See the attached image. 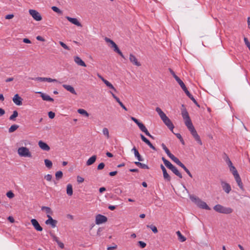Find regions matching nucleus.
Masks as SVG:
<instances>
[{
  "label": "nucleus",
  "instance_id": "bb28decb",
  "mask_svg": "<svg viewBox=\"0 0 250 250\" xmlns=\"http://www.w3.org/2000/svg\"><path fill=\"white\" fill-rule=\"evenodd\" d=\"M134 163L136 166H137L138 167H140L141 168L149 169V167L147 165L141 163L140 162V161L135 162Z\"/></svg>",
  "mask_w": 250,
  "mask_h": 250
},
{
  "label": "nucleus",
  "instance_id": "f03ea898",
  "mask_svg": "<svg viewBox=\"0 0 250 250\" xmlns=\"http://www.w3.org/2000/svg\"><path fill=\"white\" fill-rule=\"evenodd\" d=\"M190 199L197 205L199 208L205 209L207 210H210V208L206 204V202L202 201L199 197L194 196L193 195H190L189 196Z\"/></svg>",
  "mask_w": 250,
  "mask_h": 250
},
{
  "label": "nucleus",
  "instance_id": "7ed1b4c3",
  "mask_svg": "<svg viewBox=\"0 0 250 250\" xmlns=\"http://www.w3.org/2000/svg\"><path fill=\"white\" fill-rule=\"evenodd\" d=\"M213 209L217 212L224 214H230L233 212V209L229 207H225L220 204L215 205Z\"/></svg>",
  "mask_w": 250,
  "mask_h": 250
},
{
  "label": "nucleus",
  "instance_id": "13d9d810",
  "mask_svg": "<svg viewBox=\"0 0 250 250\" xmlns=\"http://www.w3.org/2000/svg\"><path fill=\"white\" fill-rule=\"evenodd\" d=\"M55 113L52 111H49L48 112V116L50 119H53L55 117Z\"/></svg>",
  "mask_w": 250,
  "mask_h": 250
},
{
  "label": "nucleus",
  "instance_id": "8fccbe9b",
  "mask_svg": "<svg viewBox=\"0 0 250 250\" xmlns=\"http://www.w3.org/2000/svg\"><path fill=\"white\" fill-rule=\"evenodd\" d=\"M6 196L9 198H12L14 197V194L11 191H9L6 193Z\"/></svg>",
  "mask_w": 250,
  "mask_h": 250
},
{
  "label": "nucleus",
  "instance_id": "37998d69",
  "mask_svg": "<svg viewBox=\"0 0 250 250\" xmlns=\"http://www.w3.org/2000/svg\"><path fill=\"white\" fill-rule=\"evenodd\" d=\"M59 44L65 49L70 50V48L62 41L59 42Z\"/></svg>",
  "mask_w": 250,
  "mask_h": 250
},
{
  "label": "nucleus",
  "instance_id": "20e7f679",
  "mask_svg": "<svg viewBox=\"0 0 250 250\" xmlns=\"http://www.w3.org/2000/svg\"><path fill=\"white\" fill-rule=\"evenodd\" d=\"M18 153L19 155L21 157H27L30 158L32 157L31 152L29 149L26 147L22 146L19 147L18 149Z\"/></svg>",
  "mask_w": 250,
  "mask_h": 250
},
{
  "label": "nucleus",
  "instance_id": "680f3d73",
  "mask_svg": "<svg viewBox=\"0 0 250 250\" xmlns=\"http://www.w3.org/2000/svg\"><path fill=\"white\" fill-rule=\"evenodd\" d=\"M104 40L106 42H109L110 43L111 45H112L113 44H114L115 42L112 41L111 40V39H110L109 38H108L107 37H105V39H104Z\"/></svg>",
  "mask_w": 250,
  "mask_h": 250
},
{
  "label": "nucleus",
  "instance_id": "6ab92c4d",
  "mask_svg": "<svg viewBox=\"0 0 250 250\" xmlns=\"http://www.w3.org/2000/svg\"><path fill=\"white\" fill-rule=\"evenodd\" d=\"M234 176V177L238 184V186H239V187L241 188V189H243V183L242 182V181H241V179L239 176V174H237L235 175H233Z\"/></svg>",
  "mask_w": 250,
  "mask_h": 250
},
{
  "label": "nucleus",
  "instance_id": "bf43d9fd",
  "mask_svg": "<svg viewBox=\"0 0 250 250\" xmlns=\"http://www.w3.org/2000/svg\"><path fill=\"white\" fill-rule=\"evenodd\" d=\"M77 182L79 183H83L84 181V178L80 176H77Z\"/></svg>",
  "mask_w": 250,
  "mask_h": 250
},
{
  "label": "nucleus",
  "instance_id": "e2e57ef3",
  "mask_svg": "<svg viewBox=\"0 0 250 250\" xmlns=\"http://www.w3.org/2000/svg\"><path fill=\"white\" fill-rule=\"evenodd\" d=\"M57 243L58 244V246L60 247V248L61 249H63L64 248V244L61 242V241H60L59 240L57 242Z\"/></svg>",
  "mask_w": 250,
  "mask_h": 250
},
{
  "label": "nucleus",
  "instance_id": "58836bf2",
  "mask_svg": "<svg viewBox=\"0 0 250 250\" xmlns=\"http://www.w3.org/2000/svg\"><path fill=\"white\" fill-rule=\"evenodd\" d=\"M146 227L147 228L150 229L154 233H156L158 232V229L155 226L151 225H147Z\"/></svg>",
  "mask_w": 250,
  "mask_h": 250
},
{
  "label": "nucleus",
  "instance_id": "338daca9",
  "mask_svg": "<svg viewBox=\"0 0 250 250\" xmlns=\"http://www.w3.org/2000/svg\"><path fill=\"white\" fill-rule=\"evenodd\" d=\"M131 120L134 122L137 125H138V124H139L140 122L138 121V120H137V119H136L134 117H132L131 118Z\"/></svg>",
  "mask_w": 250,
  "mask_h": 250
},
{
  "label": "nucleus",
  "instance_id": "774afa93",
  "mask_svg": "<svg viewBox=\"0 0 250 250\" xmlns=\"http://www.w3.org/2000/svg\"><path fill=\"white\" fill-rule=\"evenodd\" d=\"M117 246L116 245H115L113 247H109L107 248V250H113L114 249H117Z\"/></svg>",
  "mask_w": 250,
  "mask_h": 250
},
{
  "label": "nucleus",
  "instance_id": "603ef678",
  "mask_svg": "<svg viewBox=\"0 0 250 250\" xmlns=\"http://www.w3.org/2000/svg\"><path fill=\"white\" fill-rule=\"evenodd\" d=\"M45 82H57L58 80L56 79H53L50 78H45Z\"/></svg>",
  "mask_w": 250,
  "mask_h": 250
},
{
  "label": "nucleus",
  "instance_id": "2eb2a0df",
  "mask_svg": "<svg viewBox=\"0 0 250 250\" xmlns=\"http://www.w3.org/2000/svg\"><path fill=\"white\" fill-rule=\"evenodd\" d=\"M66 19L72 23L80 27H82V24L78 21L76 18H73L68 16L66 17Z\"/></svg>",
  "mask_w": 250,
  "mask_h": 250
},
{
  "label": "nucleus",
  "instance_id": "1a4fd4ad",
  "mask_svg": "<svg viewBox=\"0 0 250 250\" xmlns=\"http://www.w3.org/2000/svg\"><path fill=\"white\" fill-rule=\"evenodd\" d=\"M160 167L163 171V177L164 179L166 181L169 182L171 180V178L169 175L167 173L166 168L162 164L161 165Z\"/></svg>",
  "mask_w": 250,
  "mask_h": 250
},
{
  "label": "nucleus",
  "instance_id": "de8ad7c7",
  "mask_svg": "<svg viewBox=\"0 0 250 250\" xmlns=\"http://www.w3.org/2000/svg\"><path fill=\"white\" fill-rule=\"evenodd\" d=\"M244 41L245 44L246 45V46L248 47V48L250 50V42H249L248 39L247 38L245 37L244 39Z\"/></svg>",
  "mask_w": 250,
  "mask_h": 250
},
{
  "label": "nucleus",
  "instance_id": "6e6552de",
  "mask_svg": "<svg viewBox=\"0 0 250 250\" xmlns=\"http://www.w3.org/2000/svg\"><path fill=\"white\" fill-rule=\"evenodd\" d=\"M107 221V218L106 216L101 215L98 214L96 216L95 222L97 225H99L104 223L106 222Z\"/></svg>",
  "mask_w": 250,
  "mask_h": 250
},
{
  "label": "nucleus",
  "instance_id": "b1692460",
  "mask_svg": "<svg viewBox=\"0 0 250 250\" xmlns=\"http://www.w3.org/2000/svg\"><path fill=\"white\" fill-rule=\"evenodd\" d=\"M189 130V131L190 132V133L192 134L193 133H194V132H196V130H195L193 124L192 123H189V124H187L186 125Z\"/></svg>",
  "mask_w": 250,
  "mask_h": 250
},
{
  "label": "nucleus",
  "instance_id": "473e14b6",
  "mask_svg": "<svg viewBox=\"0 0 250 250\" xmlns=\"http://www.w3.org/2000/svg\"><path fill=\"white\" fill-rule=\"evenodd\" d=\"M176 233L178 235V239L181 241V242H184L186 241V238L185 236H184L180 232V231H177L176 232Z\"/></svg>",
  "mask_w": 250,
  "mask_h": 250
},
{
  "label": "nucleus",
  "instance_id": "e433bc0d",
  "mask_svg": "<svg viewBox=\"0 0 250 250\" xmlns=\"http://www.w3.org/2000/svg\"><path fill=\"white\" fill-rule=\"evenodd\" d=\"M18 112L17 111L15 110L13 111V114L9 117V120L12 121H15V118L18 117Z\"/></svg>",
  "mask_w": 250,
  "mask_h": 250
},
{
  "label": "nucleus",
  "instance_id": "7c9ffc66",
  "mask_svg": "<svg viewBox=\"0 0 250 250\" xmlns=\"http://www.w3.org/2000/svg\"><path fill=\"white\" fill-rule=\"evenodd\" d=\"M138 126H139L140 130L144 132L145 134L148 131L147 129L143 123L140 122L139 124H138Z\"/></svg>",
  "mask_w": 250,
  "mask_h": 250
},
{
  "label": "nucleus",
  "instance_id": "5fc2aeb1",
  "mask_svg": "<svg viewBox=\"0 0 250 250\" xmlns=\"http://www.w3.org/2000/svg\"><path fill=\"white\" fill-rule=\"evenodd\" d=\"M50 236L52 237L53 240L54 241L57 242L59 240V238L56 236H55L53 233H50Z\"/></svg>",
  "mask_w": 250,
  "mask_h": 250
},
{
  "label": "nucleus",
  "instance_id": "c03bdc74",
  "mask_svg": "<svg viewBox=\"0 0 250 250\" xmlns=\"http://www.w3.org/2000/svg\"><path fill=\"white\" fill-rule=\"evenodd\" d=\"M170 159L173 161L176 164L178 165L181 162V161L175 156L173 155Z\"/></svg>",
  "mask_w": 250,
  "mask_h": 250
},
{
  "label": "nucleus",
  "instance_id": "a878e982",
  "mask_svg": "<svg viewBox=\"0 0 250 250\" xmlns=\"http://www.w3.org/2000/svg\"><path fill=\"white\" fill-rule=\"evenodd\" d=\"M162 147L170 158L173 155L172 154L170 153L169 149L167 148V147L163 143L162 144Z\"/></svg>",
  "mask_w": 250,
  "mask_h": 250
},
{
  "label": "nucleus",
  "instance_id": "c756f323",
  "mask_svg": "<svg viewBox=\"0 0 250 250\" xmlns=\"http://www.w3.org/2000/svg\"><path fill=\"white\" fill-rule=\"evenodd\" d=\"M103 82L109 88L113 89L115 92L116 91V89L115 88V87L113 86V85L108 81H107L106 80H103Z\"/></svg>",
  "mask_w": 250,
  "mask_h": 250
},
{
  "label": "nucleus",
  "instance_id": "ea45409f",
  "mask_svg": "<svg viewBox=\"0 0 250 250\" xmlns=\"http://www.w3.org/2000/svg\"><path fill=\"white\" fill-rule=\"evenodd\" d=\"M103 133L104 135H105L107 139L109 138V131L108 129L107 128L104 127L103 128Z\"/></svg>",
  "mask_w": 250,
  "mask_h": 250
},
{
  "label": "nucleus",
  "instance_id": "f8f14e48",
  "mask_svg": "<svg viewBox=\"0 0 250 250\" xmlns=\"http://www.w3.org/2000/svg\"><path fill=\"white\" fill-rule=\"evenodd\" d=\"M22 99L18 94L13 98V102L17 105H21L22 104Z\"/></svg>",
  "mask_w": 250,
  "mask_h": 250
},
{
  "label": "nucleus",
  "instance_id": "dca6fc26",
  "mask_svg": "<svg viewBox=\"0 0 250 250\" xmlns=\"http://www.w3.org/2000/svg\"><path fill=\"white\" fill-rule=\"evenodd\" d=\"M129 60L133 64L137 66L141 65V63L138 61L136 57L132 54L129 55Z\"/></svg>",
  "mask_w": 250,
  "mask_h": 250
},
{
  "label": "nucleus",
  "instance_id": "a211bd4d",
  "mask_svg": "<svg viewBox=\"0 0 250 250\" xmlns=\"http://www.w3.org/2000/svg\"><path fill=\"white\" fill-rule=\"evenodd\" d=\"M37 93L41 94V97L42 98V100L44 101H49V102H53L54 101V99L53 98H51L48 95L43 93L42 92H38Z\"/></svg>",
  "mask_w": 250,
  "mask_h": 250
},
{
  "label": "nucleus",
  "instance_id": "39448f33",
  "mask_svg": "<svg viewBox=\"0 0 250 250\" xmlns=\"http://www.w3.org/2000/svg\"><path fill=\"white\" fill-rule=\"evenodd\" d=\"M183 108L182 109V116L183 118V119L185 121V125L187 124H189V123H192L191 120L189 117V114L184 106V104L182 105Z\"/></svg>",
  "mask_w": 250,
  "mask_h": 250
},
{
  "label": "nucleus",
  "instance_id": "cd10ccee",
  "mask_svg": "<svg viewBox=\"0 0 250 250\" xmlns=\"http://www.w3.org/2000/svg\"><path fill=\"white\" fill-rule=\"evenodd\" d=\"M66 193L69 196H71L73 194V188L71 184H68L67 186Z\"/></svg>",
  "mask_w": 250,
  "mask_h": 250
},
{
  "label": "nucleus",
  "instance_id": "a19ab883",
  "mask_svg": "<svg viewBox=\"0 0 250 250\" xmlns=\"http://www.w3.org/2000/svg\"><path fill=\"white\" fill-rule=\"evenodd\" d=\"M135 156L137 158L138 160L139 161H144L143 158L141 156V155L140 154L138 151L135 152V153L134 154Z\"/></svg>",
  "mask_w": 250,
  "mask_h": 250
},
{
  "label": "nucleus",
  "instance_id": "864d4df0",
  "mask_svg": "<svg viewBox=\"0 0 250 250\" xmlns=\"http://www.w3.org/2000/svg\"><path fill=\"white\" fill-rule=\"evenodd\" d=\"M183 168L186 172V173L188 175V176L189 177H190L191 178H192V175L191 174L190 172L189 171V170L186 167H185Z\"/></svg>",
  "mask_w": 250,
  "mask_h": 250
},
{
  "label": "nucleus",
  "instance_id": "f257e3e1",
  "mask_svg": "<svg viewBox=\"0 0 250 250\" xmlns=\"http://www.w3.org/2000/svg\"><path fill=\"white\" fill-rule=\"evenodd\" d=\"M156 111L159 115L161 119L167 127L173 132L174 126L170 120L166 116V114L160 108L157 107L156 108Z\"/></svg>",
  "mask_w": 250,
  "mask_h": 250
},
{
  "label": "nucleus",
  "instance_id": "2f4dec72",
  "mask_svg": "<svg viewBox=\"0 0 250 250\" xmlns=\"http://www.w3.org/2000/svg\"><path fill=\"white\" fill-rule=\"evenodd\" d=\"M78 112L79 114L83 115L86 117H88L89 115V113L83 109H79L78 110Z\"/></svg>",
  "mask_w": 250,
  "mask_h": 250
},
{
  "label": "nucleus",
  "instance_id": "ddd939ff",
  "mask_svg": "<svg viewBox=\"0 0 250 250\" xmlns=\"http://www.w3.org/2000/svg\"><path fill=\"white\" fill-rule=\"evenodd\" d=\"M221 186L222 187L223 190L227 193H229L230 191L231 188V187L229 184H228L225 182L222 181L221 182Z\"/></svg>",
  "mask_w": 250,
  "mask_h": 250
},
{
  "label": "nucleus",
  "instance_id": "4468645a",
  "mask_svg": "<svg viewBox=\"0 0 250 250\" xmlns=\"http://www.w3.org/2000/svg\"><path fill=\"white\" fill-rule=\"evenodd\" d=\"M38 145L39 147L43 150L48 151L50 149L49 146L46 143L42 141H40L38 143Z\"/></svg>",
  "mask_w": 250,
  "mask_h": 250
},
{
  "label": "nucleus",
  "instance_id": "4c0bfd02",
  "mask_svg": "<svg viewBox=\"0 0 250 250\" xmlns=\"http://www.w3.org/2000/svg\"><path fill=\"white\" fill-rule=\"evenodd\" d=\"M52 10L60 15L62 14V11L58 7L53 6L51 7Z\"/></svg>",
  "mask_w": 250,
  "mask_h": 250
},
{
  "label": "nucleus",
  "instance_id": "c9c22d12",
  "mask_svg": "<svg viewBox=\"0 0 250 250\" xmlns=\"http://www.w3.org/2000/svg\"><path fill=\"white\" fill-rule=\"evenodd\" d=\"M44 163L45 165V166L48 168H51L52 167V162L48 160V159H45L44 160Z\"/></svg>",
  "mask_w": 250,
  "mask_h": 250
},
{
  "label": "nucleus",
  "instance_id": "aec40b11",
  "mask_svg": "<svg viewBox=\"0 0 250 250\" xmlns=\"http://www.w3.org/2000/svg\"><path fill=\"white\" fill-rule=\"evenodd\" d=\"M62 86L66 90H67V91H69L72 94H75V95H77V93L76 92L74 88L71 85H67V84H63Z\"/></svg>",
  "mask_w": 250,
  "mask_h": 250
},
{
  "label": "nucleus",
  "instance_id": "79ce46f5",
  "mask_svg": "<svg viewBox=\"0 0 250 250\" xmlns=\"http://www.w3.org/2000/svg\"><path fill=\"white\" fill-rule=\"evenodd\" d=\"M229 170L232 172L233 175H235L237 174H238L237 170L233 166L229 167Z\"/></svg>",
  "mask_w": 250,
  "mask_h": 250
},
{
  "label": "nucleus",
  "instance_id": "412c9836",
  "mask_svg": "<svg viewBox=\"0 0 250 250\" xmlns=\"http://www.w3.org/2000/svg\"><path fill=\"white\" fill-rule=\"evenodd\" d=\"M170 169L178 177L182 178L183 177L181 173L175 166H173Z\"/></svg>",
  "mask_w": 250,
  "mask_h": 250
},
{
  "label": "nucleus",
  "instance_id": "9d476101",
  "mask_svg": "<svg viewBox=\"0 0 250 250\" xmlns=\"http://www.w3.org/2000/svg\"><path fill=\"white\" fill-rule=\"evenodd\" d=\"M31 223L32 225L33 226L34 228L37 230L39 231H41L42 230V228L40 225L39 223L37 221V220L35 219H32L31 220Z\"/></svg>",
  "mask_w": 250,
  "mask_h": 250
},
{
  "label": "nucleus",
  "instance_id": "3c124183",
  "mask_svg": "<svg viewBox=\"0 0 250 250\" xmlns=\"http://www.w3.org/2000/svg\"><path fill=\"white\" fill-rule=\"evenodd\" d=\"M104 166H105V165L104 163H101L98 166L97 169L98 170H102L104 168Z\"/></svg>",
  "mask_w": 250,
  "mask_h": 250
},
{
  "label": "nucleus",
  "instance_id": "4d7b16f0",
  "mask_svg": "<svg viewBox=\"0 0 250 250\" xmlns=\"http://www.w3.org/2000/svg\"><path fill=\"white\" fill-rule=\"evenodd\" d=\"M197 106L199 107L200 105L194 99L193 96H191L190 98H189Z\"/></svg>",
  "mask_w": 250,
  "mask_h": 250
},
{
  "label": "nucleus",
  "instance_id": "4be33fe9",
  "mask_svg": "<svg viewBox=\"0 0 250 250\" xmlns=\"http://www.w3.org/2000/svg\"><path fill=\"white\" fill-rule=\"evenodd\" d=\"M97 156L96 155H93L90 158L88 159L86 162L87 166H90L94 164L96 160Z\"/></svg>",
  "mask_w": 250,
  "mask_h": 250
},
{
  "label": "nucleus",
  "instance_id": "0eeeda50",
  "mask_svg": "<svg viewBox=\"0 0 250 250\" xmlns=\"http://www.w3.org/2000/svg\"><path fill=\"white\" fill-rule=\"evenodd\" d=\"M47 217L48 219L45 221V223L46 225H51L52 228H55L58 223V221L56 220L53 219L50 215L47 214Z\"/></svg>",
  "mask_w": 250,
  "mask_h": 250
},
{
  "label": "nucleus",
  "instance_id": "72a5a7b5",
  "mask_svg": "<svg viewBox=\"0 0 250 250\" xmlns=\"http://www.w3.org/2000/svg\"><path fill=\"white\" fill-rule=\"evenodd\" d=\"M19 126L17 125H13L11 126V127L9 128L8 131L9 133H12L16 130Z\"/></svg>",
  "mask_w": 250,
  "mask_h": 250
},
{
  "label": "nucleus",
  "instance_id": "5701e85b",
  "mask_svg": "<svg viewBox=\"0 0 250 250\" xmlns=\"http://www.w3.org/2000/svg\"><path fill=\"white\" fill-rule=\"evenodd\" d=\"M162 160L163 161L165 166L169 169L173 166V165L165 157H163Z\"/></svg>",
  "mask_w": 250,
  "mask_h": 250
},
{
  "label": "nucleus",
  "instance_id": "052dcab7",
  "mask_svg": "<svg viewBox=\"0 0 250 250\" xmlns=\"http://www.w3.org/2000/svg\"><path fill=\"white\" fill-rule=\"evenodd\" d=\"M44 178L47 181H50L52 179V176L51 174H48L45 176Z\"/></svg>",
  "mask_w": 250,
  "mask_h": 250
},
{
  "label": "nucleus",
  "instance_id": "423d86ee",
  "mask_svg": "<svg viewBox=\"0 0 250 250\" xmlns=\"http://www.w3.org/2000/svg\"><path fill=\"white\" fill-rule=\"evenodd\" d=\"M29 13L33 18L36 21H41L42 20V17L41 14L37 11L33 9H30L29 10Z\"/></svg>",
  "mask_w": 250,
  "mask_h": 250
},
{
  "label": "nucleus",
  "instance_id": "0e129e2a",
  "mask_svg": "<svg viewBox=\"0 0 250 250\" xmlns=\"http://www.w3.org/2000/svg\"><path fill=\"white\" fill-rule=\"evenodd\" d=\"M13 14H9L5 16V18L7 20L11 19L14 17Z\"/></svg>",
  "mask_w": 250,
  "mask_h": 250
},
{
  "label": "nucleus",
  "instance_id": "f3484780",
  "mask_svg": "<svg viewBox=\"0 0 250 250\" xmlns=\"http://www.w3.org/2000/svg\"><path fill=\"white\" fill-rule=\"evenodd\" d=\"M74 62L79 65L86 67L85 62L78 56L74 57Z\"/></svg>",
  "mask_w": 250,
  "mask_h": 250
},
{
  "label": "nucleus",
  "instance_id": "6e6d98bb",
  "mask_svg": "<svg viewBox=\"0 0 250 250\" xmlns=\"http://www.w3.org/2000/svg\"><path fill=\"white\" fill-rule=\"evenodd\" d=\"M112 47H113L114 48V51L116 52H117V51H118L120 49L119 48H118V46L117 45V44L114 43V44H113L112 45Z\"/></svg>",
  "mask_w": 250,
  "mask_h": 250
},
{
  "label": "nucleus",
  "instance_id": "393cba45",
  "mask_svg": "<svg viewBox=\"0 0 250 250\" xmlns=\"http://www.w3.org/2000/svg\"><path fill=\"white\" fill-rule=\"evenodd\" d=\"M192 135L193 136V137H194L195 140L197 142V143L200 145H202V141H201V140L200 139V136L198 135L197 131L196 132H194V133H193L192 134Z\"/></svg>",
  "mask_w": 250,
  "mask_h": 250
},
{
  "label": "nucleus",
  "instance_id": "9b49d317",
  "mask_svg": "<svg viewBox=\"0 0 250 250\" xmlns=\"http://www.w3.org/2000/svg\"><path fill=\"white\" fill-rule=\"evenodd\" d=\"M140 137L143 142H144L146 144H147L153 150L156 151V147L153 146V145L151 143V142L146 138L142 134H140Z\"/></svg>",
  "mask_w": 250,
  "mask_h": 250
},
{
  "label": "nucleus",
  "instance_id": "f704fd0d",
  "mask_svg": "<svg viewBox=\"0 0 250 250\" xmlns=\"http://www.w3.org/2000/svg\"><path fill=\"white\" fill-rule=\"evenodd\" d=\"M62 176H63V173L62 171H58L56 172L55 173L56 179L57 180H59L62 179Z\"/></svg>",
  "mask_w": 250,
  "mask_h": 250
},
{
  "label": "nucleus",
  "instance_id": "09e8293b",
  "mask_svg": "<svg viewBox=\"0 0 250 250\" xmlns=\"http://www.w3.org/2000/svg\"><path fill=\"white\" fill-rule=\"evenodd\" d=\"M138 245L141 248H144L146 247V243H145L144 242H143V241H139L138 242Z\"/></svg>",
  "mask_w": 250,
  "mask_h": 250
},
{
  "label": "nucleus",
  "instance_id": "49530a36",
  "mask_svg": "<svg viewBox=\"0 0 250 250\" xmlns=\"http://www.w3.org/2000/svg\"><path fill=\"white\" fill-rule=\"evenodd\" d=\"M32 79L40 82H45V78L44 77H37L35 78H32Z\"/></svg>",
  "mask_w": 250,
  "mask_h": 250
},
{
  "label": "nucleus",
  "instance_id": "69168bd1",
  "mask_svg": "<svg viewBox=\"0 0 250 250\" xmlns=\"http://www.w3.org/2000/svg\"><path fill=\"white\" fill-rule=\"evenodd\" d=\"M177 83H179L182 88L185 86V84L181 80Z\"/></svg>",
  "mask_w": 250,
  "mask_h": 250
},
{
  "label": "nucleus",
  "instance_id": "a18cd8bd",
  "mask_svg": "<svg viewBox=\"0 0 250 250\" xmlns=\"http://www.w3.org/2000/svg\"><path fill=\"white\" fill-rule=\"evenodd\" d=\"M117 102H118L119 103V104H120V105L125 110V111H127V109L126 108V107L124 105V104H123V103L122 102H121V101L119 99H118L117 101Z\"/></svg>",
  "mask_w": 250,
  "mask_h": 250
},
{
  "label": "nucleus",
  "instance_id": "c85d7f7f",
  "mask_svg": "<svg viewBox=\"0 0 250 250\" xmlns=\"http://www.w3.org/2000/svg\"><path fill=\"white\" fill-rule=\"evenodd\" d=\"M42 210H45L47 214L51 215V214H53V211L49 207L43 206L42 207Z\"/></svg>",
  "mask_w": 250,
  "mask_h": 250
}]
</instances>
